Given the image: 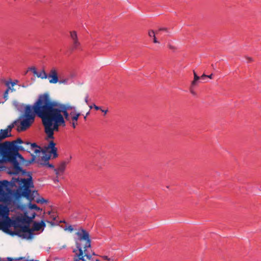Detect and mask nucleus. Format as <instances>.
<instances>
[{
  "label": "nucleus",
  "instance_id": "obj_1",
  "mask_svg": "<svg viewBox=\"0 0 261 261\" xmlns=\"http://www.w3.org/2000/svg\"><path fill=\"white\" fill-rule=\"evenodd\" d=\"M41 94L49 139H54V132H59L60 126H65V120L70 121V114L68 111H73L75 109V107L68 103L65 104L53 100L47 93Z\"/></svg>",
  "mask_w": 261,
  "mask_h": 261
},
{
  "label": "nucleus",
  "instance_id": "obj_2",
  "mask_svg": "<svg viewBox=\"0 0 261 261\" xmlns=\"http://www.w3.org/2000/svg\"><path fill=\"white\" fill-rule=\"evenodd\" d=\"M19 150H26L29 153L33 151L34 153L37 155L38 153H40L41 151V147L36 143L26 142L25 147L15 145L13 143H4L1 146L0 153L5 161L10 162L13 164L14 168L17 172L22 171V169L17 160V158L22 162H27V165L30 164L28 162V161H25L23 156L18 152Z\"/></svg>",
  "mask_w": 261,
  "mask_h": 261
},
{
  "label": "nucleus",
  "instance_id": "obj_3",
  "mask_svg": "<svg viewBox=\"0 0 261 261\" xmlns=\"http://www.w3.org/2000/svg\"><path fill=\"white\" fill-rule=\"evenodd\" d=\"M41 119L44 127V132L49 139V132L42 100V94H40L33 105H27L24 108V114L20 121V126L18 127V132H22L28 129L34 122L35 117Z\"/></svg>",
  "mask_w": 261,
  "mask_h": 261
},
{
  "label": "nucleus",
  "instance_id": "obj_4",
  "mask_svg": "<svg viewBox=\"0 0 261 261\" xmlns=\"http://www.w3.org/2000/svg\"><path fill=\"white\" fill-rule=\"evenodd\" d=\"M75 234L77 236V239L75 240L77 249L73 251L75 253L73 261H94L89 251V249L91 248V241L89 232L80 228Z\"/></svg>",
  "mask_w": 261,
  "mask_h": 261
},
{
  "label": "nucleus",
  "instance_id": "obj_5",
  "mask_svg": "<svg viewBox=\"0 0 261 261\" xmlns=\"http://www.w3.org/2000/svg\"><path fill=\"white\" fill-rule=\"evenodd\" d=\"M21 184H22V186L19 187L17 194L19 195V196L25 197L30 201H31L33 200V197L31 195L30 188L34 187L32 177L30 176L29 178L27 179H22Z\"/></svg>",
  "mask_w": 261,
  "mask_h": 261
},
{
  "label": "nucleus",
  "instance_id": "obj_6",
  "mask_svg": "<svg viewBox=\"0 0 261 261\" xmlns=\"http://www.w3.org/2000/svg\"><path fill=\"white\" fill-rule=\"evenodd\" d=\"M41 152L37 154L35 153H31L32 158L28 160L29 164H32L34 162H36L40 166H44L45 164L48 162L51 158L50 154H47L45 151L41 149Z\"/></svg>",
  "mask_w": 261,
  "mask_h": 261
},
{
  "label": "nucleus",
  "instance_id": "obj_7",
  "mask_svg": "<svg viewBox=\"0 0 261 261\" xmlns=\"http://www.w3.org/2000/svg\"><path fill=\"white\" fill-rule=\"evenodd\" d=\"M47 78H48L50 84H55L59 82L58 70L56 68L53 67L50 69L49 74L47 75Z\"/></svg>",
  "mask_w": 261,
  "mask_h": 261
},
{
  "label": "nucleus",
  "instance_id": "obj_8",
  "mask_svg": "<svg viewBox=\"0 0 261 261\" xmlns=\"http://www.w3.org/2000/svg\"><path fill=\"white\" fill-rule=\"evenodd\" d=\"M70 36L72 40V49H77L79 48L81 43L79 40L76 32L74 31H70Z\"/></svg>",
  "mask_w": 261,
  "mask_h": 261
},
{
  "label": "nucleus",
  "instance_id": "obj_9",
  "mask_svg": "<svg viewBox=\"0 0 261 261\" xmlns=\"http://www.w3.org/2000/svg\"><path fill=\"white\" fill-rule=\"evenodd\" d=\"M70 121H71V125L73 128H75L77 125V121L79 117L81 116V113L77 112L75 109L71 111L70 112Z\"/></svg>",
  "mask_w": 261,
  "mask_h": 261
},
{
  "label": "nucleus",
  "instance_id": "obj_10",
  "mask_svg": "<svg viewBox=\"0 0 261 261\" xmlns=\"http://www.w3.org/2000/svg\"><path fill=\"white\" fill-rule=\"evenodd\" d=\"M17 227L21 229V231L23 233H27V239H32L33 237V233L32 232V228H30L29 225H18Z\"/></svg>",
  "mask_w": 261,
  "mask_h": 261
},
{
  "label": "nucleus",
  "instance_id": "obj_11",
  "mask_svg": "<svg viewBox=\"0 0 261 261\" xmlns=\"http://www.w3.org/2000/svg\"><path fill=\"white\" fill-rule=\"evenodd\" d=\"M11 235H16L18 236L19 237H21L23 239H27V233H23L21 231V229L17 227V225L15 226V230L14 231H12L10 233Z\"/></svg>",
  "mask_w": 261,
  "mask_h": 261
},
{
  "label": "nucleus",
  "instance_id": "obj_12",
  "mask_svg": "<svg viewBox=\"0 0 261 261\" xmlns=\"http://www.w3.org/2000/svg\"><path fill=\"white\" fill-rule=\"evenodd\" d=\"M46 224L44 221L42 220L40 222H34L33 223V227L32 228V232L34 231H39L42 227H45Z\"/></svg>",
  "mask_w": 261,
  "mask_h": 261
},
{
  "label": "nucleus",
  "instance_id": "obj_13",
  "mask_svg": "<svg viewBox=\"0 0 261 261\" xmlns=\"http://www.w3.org/2000/svg\"><path fill=\"white\" fill-rule=\"evenodd\" d=\"M6 215V219L10 221V219L8 216V210H7V207L6 206H3L2 205L0 204V215Z\"/></svg>",
  "mask_w": 261,
  "mask_h": 261
},
{
  "label": "nucleus",
  "instance_id": "obj_14",
  "mask_svg": "<svg viewBox=\"0 0 261 261\" xmlns=\"http://www.w3.org/2000/svg\"><path fill=\"white\" fill-rule=\"evenodd\" d=\"M28 212H25L24 214V216L22 218L20 219V221L22 223H26L27 224H30V223L32 221L30 217L28 215Z\"/></svg>",
  "mask_w": 261,
  "mask_h": 261
},
{
  "label": "nucleus",
  "instance_id": "obj_15",
  "mask_svg": "<svg viewBox=\"0 0 261 261\" xmlns=\"http://www.w3.org/2000/svg\"><path fill=\"white\" fill-rule=\"evenodd\" d=\"M5 84L8 87V88L6 89V90L5 91L4 93V98L5 99V100H7L8 99V94L10 90V86L9 82H6Z\"/></svg>",
  "mask_w": 261,
  "mask_h": 261
},
{
  "label": "nucleus",
  "instance_id": "obj_16",
  "mask_svg": "<svg viewBox=\"0 0 261 261\" xmlns=\"http://www.w3.org/2000/svg\"><path fill=\"white\" fill-rule=\"evenodd\" d=\"M68 162H66L65 161H63L59 165L58 167L57 168L60 172H63L65 169L66 166Z\"/></svg>",
  "mask_w": 261,
  "mask_h": 261
},
{
  "label": "nucleus",
  "instance_id": "obj_17",
  "mask_svg": "<svg viewBox=\"0 0 261 261\" xmlns=\"http://www.w3.org/2000/svg\"><path fill=\"white\" fill-rule=\"evenodd\" d=\"M36 75L41 79H46L47 78V74L44 70H41L40 73L37 72Z\"/></svg>",
  "mask_w": 261,
  "mask_h": 261
},
{
  "label": "nucleus",
  "instance_id": "obj_18",
  "mask_svg": "<svg viewBox=\"0 0 261 261\" xmlns=\"http://www.w3.org/2000/svg\"><path fill=\"white\" fill-rule=\"evenodd\" d=\"M69 79L68 77L66 78H60L59 79V82L58 83L59 84H63V85H67L69 83Z\"/></svg>",
  "mask_w": 261,
  "mask_h": 261
},
{
  "label": "nucleus",
  "instance_id": "obj_19",
  "mask_svg": "<svg viewBox=\"0 0 261 261\" xmlns=\"http://www.w3.org/2000/svg\"><path fill=\"white\" fill-rule=\"evenodd\" d=\"M16 123L17 121H14L12 124L8 125L7 128L5 129L4 131H6L8 133H10Z\"/></svg>",
  "mask_w": 261,
  "mask_h": 261
},
{
  "label": "nucleus",
  "instance_id": "obj_20",
  "mask_svg": "<svg viewBox=\"0 0 261 261\" xmlns=\"http://www.w3.org/2000/svg\"><path fill=\"white\" fill-rule=\"evenodd\" d=\"M6 142H7L8 143H13L15 145H17V144H22L23 143L25 145V142H23L22 140L20 138H18L15 141H12V142H8L6 141Z\"/></svg>",
  "mask_w": 261,
  "mask_h": 261
},
{
  "label": "nucleus",
  "instance_id": "obj_21",
  "mask_svg": "<svg viewBox=\"0 0 261 261\" xmlns=\"http://www.w3.org/2000/svg\"><path fill=\"white\" fill-rule=\"evenodd\" d=\"M4 130L5 129H0V134H1V136L3 137L4 139H5L11 136V135H9L6 131Z\"/></svg>",
  "mask_w": 261,
  "mask_h": 261
},
{
  "label": "nucleus",
  "instance_id": "obj_22",
  "mask_svg": "<svg viewBox=\"0 0 261 261\" xmlns=\"http://www.w3.org/2000/svg\"><path fill=\"white\" fill-rule=\"evenodd\" d=\"M55 146H56V143L53 141H51L49 142L47 147H46V149H50V150H52L53 148L55 149V148H56Z\"/></svg>",
  "mask_w": 261,
  "mask_h": 261
},
{
  "label": "nucleus",
  "instance_id": "obj_23",
  "mask_svg": "<svg viewBox=\"0 0 261 261\" xmlns=\"http://www.w3.org/2000/svg\"><path fill=\"white\" fill-rule=\"evenodd\" d=\"M50 154H53V159H55L58 157V154L57 153V148L53 149L49 151Z\"/></svg>",
  "mask_w": 261,
  "mask_h": 261
},
{
  "label": "nucleus",
  "instance_id": "obj_24",
  "mask_svg": "<svg viewBox=\"0 0 261 261\" xmlns=\"http://www.w3.org/2000/svg\"><path fill=\"white\" fill-rule=\"evenodd\" d=\"M200 79V76H198L197 75H195V76L194 77V80L192 82L191 86L193 87L195 86L196 85L197 81Z\"/></svg>",
  "mask_w": 261,
  "mask_h": 261
},
{
  "label": "nucleus",
  "instance_id": "obj_25",
  "mask_svg": "<svg viewBox=\"0 0 261 261\" xmlns=\"http://www.w3.org/2000/svg\"><path fill=\"white\" fill-rule=\"evenodd\" d=\"M29 207L31 210L35 209L37 211H39L40 210V208L39 207H38L36 204H32L31 202H30L29 204Z\"/></svg>",
  "mask_w": 261,
  "mask_h": 261
},
{
  "label": "nucleus",
  "instance_id": "obj_26",
  "mask_svg": "<svg viewBox=\"0 0 261 261\" xmlns=\"http://www.w3.org/2000/svg\"><path fill=\"white\" fill-rule=\"evenodd\" d=\"M8 227V223L6 221H0V230Z\"/></svg>",
  "mask_w": 261,
  "mask_h": 261
},
{
  "label": "nucleus",
  "instance_id": "obj_27",
  "mask_svg": "<svg viewBox=\"0 0 261 261\" xmlns=\"http://www.w3.org/2000/svg\"><path fill=\"white\" fill-rule=\"evenodd\" d=\"M36 202L37 203H47V200L43 198H39V199H37L36 200Z\"/></svg>",
  "mask_w": 261,
  "mask_h": 261
},
{
  "label": "nucleus",
  "instance_id": "obj_28",
  "mask_svg": "<svg viewBox=\"0 0 261 261\" xmlns=\"http://www.w3.org/2000/svg\"><path fill=\"white\" fill-rule=\"evenodd\" d=\"M29 69L33 72V73L34 75H36L37 74L38 72L37 71V70L35 67H31L29 68Z\"/></svg>",
  "mask_w": 261,
  "mask_h": 261
},
{
  "label": "nucleus",
  "instance_id": "obj_29",
  "mask_svg": "<svg viewBox=\"0 0 261 261\" xmlns=\"http://www.w3.org/2000/svg\"><path fill=\"white\" fill-rule=\"evenodd\" d=\"M148 35L150 37H153L155 36V33L153 30H150L148 32Z\"/></svg>",
  "mask_w": 261,
  "mask_h": 261
},
{
  "label": "nucleus",
  "instance_id": "obj_30",
  "mask_svg": "<svg viewBox=\"0 0 261 261\" xmlns=\"http://www.w3.org/2000/svg\"><path fill=\"white\" fill-rule=\"evenodd\" d=\"M36 195H38L37 191H33L32 192L31 191V195L33 197V199H34Z\"/></svg>",
  "mask_w": 261,
  "mask_h": 261
},
{
  "label": "nucleus",
  "instance_id": "obj_31",
  "mask_svg": "<svg viewBox=\"0 0 261 261\" xmlns=\"http://www.w3.org/2000/svg\"><path fill=\"white\" fill-rule=\"evenodd\" d=\"M161 31H165L166 32H167L168 33V30L167 28H160L159 29V30H158V31L156 32V34H158L159 32Z\"/></svg>",
  "mask_w": 261,
  "mask_h": 261
},
{
  "label": "nucleus",
  "instance_id": "obj_32",
  "mask_svg": "<svg viewBox=\"0 0 261 261\" xmlns=\"http://www.w3.org/2000/svg\"><path fill=\"white\" fill-rule=\"evenodd\" d=\"M65 230H68L70 232H72L73 230V228L71 225H69Z\"/></svg>",
  "mask_w": 261,
  "mask_h": 261
},
{
  "label": "nucleus",
  "instance_id": "obj_33",
  "mask_svg": "<svg viewBox=\"0 0 261 261\" xmlns=\"http://www.w3.org/2000/svg\"><path fill=\"white\" fill-rule=\"evenodd\" d=\"M44 166H47L48 167L51 168H54V165L53 164H49V162H47L46 164H45Z\"/></svg>",
  "mask_w": 261,
  "mask_h": 261
},
{
  "label": "nucleus",
  "instance_id": "obj_34",
  "mask_svg": "<svg viewBox=\"0 0 261 261\" xmlns=\"http://www.w3.org/2000/svg\"><path fill=\"white\" fill-rule=\"evenodd\" d=\"M35 216H36V213H34V212H33V213H32L31 214V216H30V217L31 219L32 220H33V219H34V218H35Z\"/></svg>",
  "mask_w": 261,
  "mask_h": 261
},
{
  "label": "nucleus",
  "instance_id": "obj_35",
  "mask_svg": "<svg viewBox=\"0 0 261 261\" xmlns=\"http://www.w3.org/2000/svg\"><path fill=\"white\" fill-rule=\"evenodd\" d=\"M93 108L96 110H101V109L100 107H98V106H96L95 105H93Z\"/></svg>",
  "mask_w": 261,
  "mask_h": 261
},
{
  "label": "nucleus",
  "instance_id": "obj_36",
  "mask_svg": "<svg viewBox=\"0 0 261 261\" xmlns=\"http://www.w3.org/2000/svg\"><path fill=\"white\" fill-rule=\"evenodd\" d=\"M1 183L3 186H6L8 184V181L7 180H3L1 182Z\"/></svg>",
  "mask_w": 261,
  "mask_h": 261
},
{
  "label": "nucleus",
  "instance_id": "obj_37",
  "mask_svg": "<svg viewBox=\"0 0 261 261\" xmlns=\"http://www.w3.org/2000/svg\"><path fill=\"white\" fill-rule=\"evenodd\" d=\"M192 86H191V88H190V92L191 93L193 94V95H196V93L192 89Z\"/></svg>",
  "mask_w": 261,
  "mask_h": 261
},
{
  "label": "nucleus",
  "instance_id": "obj_38",
  "mask_svg": "<svg viewBox=\"0 0 261 261\" xmlns=\"http://www.w3.org/2000/svg\"><path fill=\"white\" fill-rule=\"evenodd\" d=\"M54 171L56 172V174L58 176L59 174V173L60 172V171H59L57 168L54 169Z\"/></svg>",
  "mask_w": 261,
  "mask_h": 261
},
{
  "label": "nucleus",
  "instance_id": "obj_39",
  "mask_svg": "<svg viewBox=\"0 0 261 261\" xmlns=\"http://www.w3.org/2000/svg\"><path fill=\"white\" fill-rule=\"evenodd\" d=\"M85 101L87 104H88V95L87 94L85 98Z\"/></svg>",
  "mask_w": 261,
  "mask_h": 261
},
{
  "label": "nucleus",
  "instance_id": "obj_40",
  "mask_svg": "<svg viewBox=\"0 0 261 261\" xmlns=\"http://www.w3.org/2000/svg\"><path fill=\"white\" fill-rule=\"evenodd\" d=\"M168 46L171 49H175V47L174 46L171 45V44H168Z\"/></svg>",
  "mask_w": 261,
  "mask_h": 261
},
{
  "label": "nucleus",
  "instance_id": "obj_41",
  "mask_svg": "<svg viewBox=\"0 0 261 261\" xmlns=\"http://www.w3.org/2000/svg\"><path fill=\"white\" fill-rule=\"evenodd\" d=\"M200 77V79L204 80V78L207 77L206 75H205V74H203Z\"/></svg>",
  "mask_w": 261,
  "mask_h": 261
},
{
  "label": "nucleus",
  "instance_id": "obj_42",
  "mask_svg": "<svg viewBox=\"0 0 261 261\" xmlns=\"http://www.w3.org/2000/svg\"><path fill=\"white\" fill-rule=\"evenodd\" d=\"M153 42L155 43H159L158 41L157 40L155 36H154L153 37Z\"/></svg>",
  "mask_w": 261,
  "mask_h": 261
},
{
  "label": "nucleus",
  "instance_id": "obj_43",
  "mask_svg": "<svg viewBox=\"0 0 261 261\" xmlns=\"http://www.w3.org/2000/svg\"><path fill=\"white\" fill-rule=\"evenodd\" d=\"M89 114H90V111H88V112L86 113V114L85 115V116H84V120H86V119H87V116H88V115H89Z\"/></svg>",
  "mask_w": 261,
  "mask_h": 261
},
{
  "label": "nucleus",
  "instance_id": "obj_44",
  "mask_svg": "<svg viewBox=\"0 0 261 261\" xmlns=\"http://www.w3.org/2000/svg\"><path fill=\"white\" fill-rule=\"evenodd\" d=\"M103 259H107L108 260H110V258H108V257L107 256H103L102 257Z\"/></svg>",
  "mask_w": 261,
  "mask_h": 261
},
{
  "label": "nucleus",
  "instance_id": "obj_45",
  "mask_svg": "<svg viewBox=\"0 0 261 261\" xmlns=\"http://www.w3.org/2000/svg\"><path fill=\"white\" fill-rule=\"evenodd\" d=\"M10 84H11V86L13 87V86H14L16 84V83L15 82H9Z\"/></svg>",
  "mask_w": 261,
  "mask_h": 261
},
{
  "label": "nucleus",
  "instance_id": "obj_46",
  "mask_svg": "<svg viewBox=\"0 0 261 261\" xmlns=\"http://www.w3.org/2000/svg\"><path fill=\"white\" fill-rule=\"evenodd\" d=\"M101 111L102 112H103V113H104V114H105V115H106V114L107 113L108 111V110H102V109L101 110Z\"/></svg>",
  "mask_w": 261,
  "mask_h": 261
},
{
  "label": "nucleus",
  "instance_id": "obj_47",
  "mask_svg": "<svg viewBox=\"0 0 261 261\" xmlns=\"http://www.w3.org/2000/svg\"><path fill=\"white\" fill-rule=\"evenodd\" d=\"M247 59L248 60L249 62H252L253 61L252 59L250 57H247Z\"/></svg>",
  "mask_w": 261,
  "mask_h": 261
},
{
  "label": "nucleus",
  "instance_id": "obj_48",
  "mask_svg": "<svg viewBox=\"0 0 261 261\" xmlns=\"http://www.w3.org/2000/svg\"><path fill=\"white\" fill-rule=\"evenodd\" d=\"M13 260V259L11 257H8L7 258V260L6 261H12Z\"/></svg>",
  "mask_w": 261,
  "mask_h": 261
},
{
  "label": "nucleus",
  "instance_id": "obj_49",
  "mask_svg": "<svg viewBox=\"0 0 261 261\" xmlns=\"http://www.w3.org/2000/svg\"><path fill=\"white\" fill-rule=\"evenodd\" d=\"M212 76H213V74H211L209 75H207V77L210 78V79H212L213 78Z\"/></svg>",
  "mask_w": 261,
  "mask_h": 261
},
{
  "label": "nucleus",
  "instance_id": "obj_50",
  "mask_svg": "<svg viewBox=\"0 0 261 261\" xmlns=\"http://www.w3.org/2000/svg\"><path fill=\"white\" fill-rule=\"evenodd\" d=\"M66 245H64L62 247H60V249H61L64 248L66 247Z\"/></svg>",
  "mask_w": 261,
  "mask_h": 261
},
{
  "label": "nucleus",
  "instance_id": "obj_51",
  "mask_svg": "<svg viewBox=\"0 0 261 261\" xmlns=\"http://www.w3.org/2000/svg\"><path fill=\"white\" fill-rule=\"evenodd\" d=\"M0 261H6L4 258H2L0 257Z\"/></svg>",
  "mask_w": 261,
  "mask_h": 261
},
{
  "label": "nucleus",
  "instance_id": "obj_52",
  "mask_svg": "<svg viewBox=\"0 0 261 261\" xmlns=\"http://www.w3.org/2000/svg\"><path fill=\"white\" fill-rule=\"evenodd\" d=\"M193 74H194V77L195 76V75H197L194 70L193 71Z\"/></svg>",
  "mask_w": 261,
  "mask_h": 261
},
{
  "label": "nucleus",
  "instance_id": "obj_53",
  "mask_svg": "<svg viewBox=\"0 0 261 261\" xmlns=\"http://www.w3.org/2000/svg\"><path fill=\"white\" fill-rule=\"evenodd\" d=\"M3 191L2 187L0 186V193Z\"/></svg>",
  "mask_w": 261,
  "mask_h": 261
},
{
  "label": "nucleus",
  "instance_id": "obj_54",
  "mask_svg": "<svg viewBox=\"0 0 261 261\" xmlns=\"http://www.w3.org/2000/svg\"><path fill=\"white\" fill-rule=\"evenodd\" d=\"M10 90H11L12 91H15V89L14 88H12L10 87Z\"/></svg>",
  "mask_w": 261,
  "mask_h": 261
},
{
  "label": "nucleus",
  "instance_id": "obj_55",
  "mask_svg": "<svg viewBox=\"0 0 261 261\" xmlns=\"http://www.w3.org/2000/svg\"><path fill=\"white\" fill-rule=\"evenodd\" d=\"M89 108H90V109H91L93 108V106H92V105L89 106Z\"/></svg>",
  "mask_w": 261,
  "mask_h": 261
},
{
  "label": "nucleus",
  "instance_id": "obj_56",
  "mask_svg": "<svg viewBox=\"0 0 261 261\" xmlns=\"http://www.w3.org/2000/svg\"><path fill=\"white\" fill-rule=\"evenodd\" d=\"M28 261H39V260H34L33 259H31V260H28Z\"/></svg>",
  "mask_w": 261,
  "mask_h": 261
},
{
  "label": "nucleus",
  "instance_id": "obj_57",
  "mask_svg": "<svg viewBox=\"0 0 261 261\" xmlns=\"http://www.w3.org/2000/svg\"><path fill=\"white\" fill-rule=\"evenodd\" d=\"M91 254V255L92 254V255H96V254H95V253H94V252H92V254Z\"/></svg>",
  "mask_w": 261,
  "mask_h": 261
},
{
  "label": "nucleus",
  "instance_id": "obj_58",
  "mask_svg": "<svg viewBox=\"0 0 261 261\" xmlns=\"http://www.w3.org/2000/svg\"><path fill=\"white\" fill-rule=\"evenodd\" d=\"M95 261H99V260L98 259H96L95 260Z\"/></svg>",
  "mask_w": 261,
  "mask_h": 261
},
{
  "label": "nucleus",
  "instance_id": "obj_59",
  "mask_svg": "<svg viewBox=\"0 0 261 261\" xmlns=\"http://www.w3.org/2000/svg\"><path fill=\"white\" fill-rule=\"evenodd\" d=\"M53 219H54V220H56V218L54 217H53Z\"/></svg>",
  "mask_w": 261,
  "mask_h": 261
}]
</instances>
